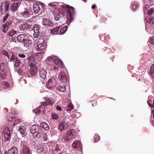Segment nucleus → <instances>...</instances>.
<instances>
[{"label":"nucleus","mask_w":154,"mask_h":154,"mask_svg":"<svg viewBox=\"0 0 154 154\" xmlns=\"http://www.w3.org/2000/svg\"><path fill=\"white\" fill-rule=\"evenodd\" d=\"M6 66L3 62L0 63V74L2 79H5L7 76Z\"/></svg>","instance_id":"obj_6"},{"label":"nucleus","mask_w":154,"mask_h":154,"mask_svg":"<svg viewBox=\"0 0 154 154\" xmlns=\"http://www.w3.org/2000/svg\"><path fill=\"white\" fill-rule=\"evenodd\" d=\"M149 106L151 107L152 108H154V104H149Z\"/></svg>","instance_id":"obj_58"},{"label":"nucleus","mask_w":154,"mask_h":154,"mask_svg":"<svg viewBox=\"0 0 154 154\" xmlns=\"http://www.w3.org/2000/svg\"><path fill=\"white\" fill-rule=\"evenodd\" d=\"M2 7V5L0 6V12L1 13H2L3 12V8Z\"/></svg>","instance_id":"obj_57"},{"label":"nucleus","mask_w":154,"mask_h":154,"mask_svg":"<svg viewBox=\"0 0 154 154\" xmlns=\"http://www.w3.org/2000/svg\"><path fill=\"white\" fill-rule=\"evenodd\" d=\"M32 12L29 8H24V11L20 14V15L23 18H26L30 17L32 14Z\"/></svg>","instance_id":"obj_7"},{"label":"nucleus","mask_w":154,"mask_h":154,"mask_svg":"<svg viewBox=\"0 0 154 154\" xmlns=\"http://www.w3.org/2000/svg\"><path fill=\"white\" fill-rule=\"evenodd\" d=\"M12 130L11 128H9L6 126H4L2 128L1 131L3 134L4 137L2 136V140L6 142L9 140L10 139L11 131Z\"/></svg>","instance_id":"obj_2"},{"label":"nucleus","mask_w":154,"mask_h":154,"mask_svg":"<svg viewBox=\"0 0 154 154\" xmlns=\"http://www.w3.org/2000/svg\"><path fill=\"white\" fill-rule=\"evenodd\" d=\"M60 13L59 12H55L54 14V19L56 21H58L61 17Z\"/></svg>","instance_id":"obj_36"},{"label":"nucleus","mask_w":154,"mask_h":154,"mask_svg":"<svg viewBox=\"0 0 154 154\" xmlns=\"http://www.w3.org/2000/svg\"><path fill=\"white\" fill-rule=\"evenodd\" d=\"M60 29V28L59 27H56L55 29H51V32L54 33L55 32H58V33L59 30Z\"/></svg>","instance_id":"obj_43"},{"label":"nucleus","mask_w":154,"mask_h":154,"mask_svg":"<svg viewBox=\"0 0 154 154\" xmlns=\"http://www.w3.org/2000/svg\"><path fill=\"white\" fill-rule=\"evenodd\" d=\"M151 75L154 79V73H150Z\"/></svg>","instance_id":"obj_61"},{"label":"nucleus","mask_w":154,"mask_h":154,"mask_svg":"<svg viewBox=\"0 0 154 154\" xmlns=\"http://www.w3.org/2000/svg\"><path fill=\"white\" fill-rule=\"evenodd\" d=\"M32 41L29 39L28 37L23 43V46L26 48H28L31 46L32 45Z\"/></svg>","instance_id":"obj_18"},{"label":"nucleus","mask_w":154,"mask_h":154,"mask_svg":"<svg viewBox=\"0 0 154 154\" xmlns=\"http://www.w3.org/2000/svg\"><path fill=\"white\" fill-rule=\"evenodd\" d=\"M41 105H42V106H41L40 107H39V108H40L41 107H42V106H44V107H45L47 105H48L47 104V102H42L41 103Z\"/></svg>","instance_id":"obj_48"},{"label":"nucleus","mask_w":154,"mask_h":154,"mask_svg":"<svg viewBox=\"0 0 154 154\" xmlns=\"http://www.w3.org/2000/svg\"><path fill=\"white\" fill-rule=\"evenodd\" d=\"M58 78L61 82L63 83L66 82L68 80V78L66 73L63 71H61L60 72Z\"/></svg>","instance_id":"obj_10"},{"label":"nucleus","mask_w":154,"mask_h":154,"mask_svg":"<svg viewBox=\"0 0 154 154\" xmlns=\"http://www.w3.org/2000/svg\"><path fill=\"white\" fill-rule=\"evenodd\" d=\"M147 22L151 24H154V18H147L146 19Z\"/></svg>","instance_id":"obj_39"},{"label":"nucleus","mask_w":154,"mask_h":154,"mask_svg":"<svg viewBox=\"0 0 154 154\" xmlns=\"http://www.w3.org/2000/svg\"><path fill=\"white\" fill-rule=\"evenodd\" d=\"M42 131V129L40 128L38 129V131L37 130L33 134L32 136L34 137H37L38 138H40L41 137V134Z\"/></svg>","instance_id":"obj_19"},{"label":"nucleus","mask_w":154,"mask_h":154,"mask_svg":"<svg viewBox=\"0 0 154 154\" xmlns=\"http://www.w3.org/2000/svg\"><path fill=\"white\" fill-rule=\"evenodd\" d=\"M18 56L20 58H23V59L22 60V59H21L20 60H25V59L26 58H27V57H26V54H23L22 53H19L17 54Z\"/></svg>","instance_id":"obj_33"},{"label":"nucleus","mask_w":154,"mask_h":154,"mask_svg":"<svg viewBox=\"0 0 154 154\" xmlns=\"http://www.w3.org/2000/svg\"><path fill=\"white\" fill-rule=\"evenodd\" d=\"M26 126L24 124H22L19 128L18 131L22 135V136L24 137L26 133Z\"/></svg>","instance_id":"obj_15"},{"label":"nucleus","mask_w":154,"mask_h":154,"mask_svg":"<svg viewBox=\"0 0 154 154\" xmlns=\"http://www.w3.org/2000/svg\"><path fill=\"white\" fill-rule=\"evenodd\" d=\"M56 56H49L46 60L47 63L49 65L51 64V63L54 62Z\"/></svg>","instance_id":"obj_29"},{"label":"nucleus","mask_w":154,"mask_h":154,"mask_svg":"<svg viewBox=\"0 0 154 154\" xmlns=\"http://www.w3.org/2000/svg\"><path fill=\"white\" fill-rule=\"evenodd\" d=\"M56 109H57L58 110H59L60 111H61L62 109L61 107L59 106H57L56 107Z\"/></svg>","instance_id":"obj_55"},{"label":"nucleus","mask_w":154,"mask_h":154,"mask_svg":"<svg viewBox=\"0 0 154 154\" xmlns=\"http://www.w3.org/2000/svg\"><path fill=\"white\" fill-rule=\"evenodd\" d=\"M66 8H67V22L68 23H70L72 21L73 19V15L75 12V10L72 7H69L68 5L66 6Z\"/></svg>","instance_id":"obj_3"},{"label":"nucleus","mask_w":154,"mask_h":154,"mask_svg":"<svg viewBox=\"0 0 154 154\" xmlns=\"http://www.w3.org/2000/svg\"><path fill=\"white\" fill-rule=\"evenodd\" d=\"M18 151L17 148L15 147H13L9 149L8 152V154H18Z\"/></svg>","instance_id":"obj_25"},{"label":"nucleus","mask_w":154,"mask_h":154,"mask_svg":"<svg viewBox=\"0 0 154 154\" xmlns=\"http://www.w3.org/2000/svg\"><path fill=\"white\" fill-rule=\"evenodd\" d=\"M43 138V140L44 141H46L47 140V135L45 133H43L42 132L41 134V137L40 138Z\"/></svg>","instance_id":"obj_38"},{"label":"nucleus","mask_w":154,"mask_h":154,"mask_svg":"<svg viewBox=\"0 0 154 154\" xmlns=\"http://www.w3.org/2000/svg\"><path fill=\"white\" fill-rule=\"evenodd\" d=\"M75 134L76 132L74 129L69 130L67 131L66 135H64L63 136L62 140L65 142L68 143L70 142L72 139L74 138Z\"/></svg>","instance_id":"obj_1"},{"label":"nucleus","mask_w":154,"mask_h":154,"mask_svg":"<svg viewBox=\"0 0 154 154\" xmlns=\"http://www.w3.org/2000/svg\"><path fill=\"white\" fill-rule=\"evenodd\" d=\"M12 1H14V2L17 1V2H19L22 1V0H11Z\"/></svg>","instance_id":"obj_60"},{"label":"nucleus","mask_w":154,"mask_h":154,"mask_svg":"<svg viewBox=\"0 0 154 154\" xmlns=\"http://www.w3.org/2000/svg\"><path fill=\"white\" fill-rule=\"evenodd\" d=\"M150 73H154V63L151 67Z\"/></svg>","instance_id":"obj_47"},{"label":"nucleus","mask_w":154,"mask_h":154,"mask_svg":"<svg viewBox=\"0 0 154 154\" xmlns=\"http://www.w3.org/2000/svg\"><path fill=\"white\" fill-rule=\"evenodd\" d=\"M38 41L35 47L36 49L38 51H41L45 49L47 47L45 42L42 40V42Z\"/></svg>","instance_id":"obj_8"},{"label":"nucleus","mask_w":154,"mask_h":154,"mask_svg":"<svg viewBox=\"0 0 154 154\" xmlns=\"http://www.w3.org/2000/svg\"><path fill=\"white\" fill-rule=\"evenodd\" d=\"M38 151L41 154H46L48 151L47 147L44 146L38 149Z\"/></svg>","instance_id":"obj_21"},{"label":"nucleus","mask_w":154,"mask_h":154,"mask_svg":"<svg viewBox=\"0 0 154 154\" xmlns=\"http://www.w3.org/2000/svg\"><path fill=\"white\" fill-rule=\"evenodd\" d=\"M20 121L19 119H17L15 122L13 123L14 125H16L18 123H20Z\"/></svg>","instance_id":"obj_54"},{"label":"nucleus","mask_w":154,"mask_h":154,"mask_svg":"<svg viewBox=\"0 0 154 154\" xmlns=\"http://www.w3.org/2000/svg\"><path fill=\"white\" fill-rule=\"evenodd\" d=\"M4 154H7V152H6V151L4 152Z\"/></svg>","instance_id":"obj_64"},{"label":"nucleus","mask_w":154,"mask_h":154,"mask_svg":"<svg viewBox=\"0 0 154 154\" xmlns=\"http://www.w3.org/2000/svg\"><path fill=\"white\" fill-rule=\"evenodd\" d=\"M2 53L5 56L7 57L8 58H9L10 55L9 54H10V52L8 53L5 50H3L2 51Z\"/></svg>","instance_id":"obj_42"},{"label":"nucleus","mask_w":154,"mask_h":154,"mask_svg":"<svg viewBox=\"0 0 154 154\" xmlns=\"http://www.w3.org/2000/svg\"><path fill=\"white\" fill-rule=\"evenodd\" d=\"M149 42L151 44H154V38H151L149 41Z\"/></svg>","instance_id":"obj_49"},{"label":"nucleus","mask_w":154,"mask_h":154,"mask_svg":"<svg viewBox=\"0 0 154 154\" xmlns=\"http://www.w3.org/2000/svg\"><path fill=\"white\" fill-rule=\"evenodd\" d=\"M96 6L95 5H93L92 6V9H94L96 8Z\"/></svg>","instance_id":"obj_62"},{"label":"nucleus","mask_w":154,"mask_h":154,"mask_svg":"<svg viewBox=\"0 0 154 154\" xmlns=\"http://www.w3.org/2000/svg\"><path fill=\"white\" fill-rule=\"evenodd\" d=\"M20 5V3L19 2L14 3L11 8V10L12 11H16Z\"/></svg>","instance_id":"obj_23"},{"label":"nucleus","mask_w":154,"mask_h":154,"mask_svg":"<svg viewBox=\"0 0 154 154\" xmlns=\"http://www.w3.org/2000/svg\"><path fill=\"white\" fill-rule=\"evenodd\" d=\"M5 85H6V86H7V87H8V85H8V83H7V82H5Z\"/></svg>","instance_id":"obj_63"},{"label":"nucleus","mask_w":154,"mask_h":154,"mask_svg":"<svg viewBox=\"0 0 154 154\" xmlns=\"http://www.w3.org/2000/svg\"><path fill=\"white\" fill-rule=\"evenodd\" d=\"M46 102L48 105H52L54 103L53 101L52 100L48 98L46 100Z\"/></svg>","instance_id":"obj_41"},{"label":"nucleus","mask_w":154,"mask_h":154,"mask_svg":"<svg viewBox=\"0 0 154 154\" xmlns=\"http://www.w3.org/2000/svg\"><path fill=\"white\" fill-rule=\"evenodd\" d=\"M30 66L31 67L29 72L32 75H35L38 72L37 66L32 63H31Z\"/></svg>","instance_id":"obj_12"},{"label":"nucleus","mask_w":154,"mask_h":154,"mask_svg":"<svg viewBox=\"0 0 154 154\" xmlns=\"http://www.w3.org/2000/svg\"><path fill=\"white\" fill-rule=\"evenodd\" d=\"M7 118L9 122L14 121L15 119L14 115L12 113H9L7 114Z\"/></svg>","instance_id":"obj_32"},{"label":"nucleus","mask_w":154,"mask_h":154,"mask_svg":"<svg viewBox=\"0 0 154 154\" xmlns=\"http://www.w3.org/2000/svg\"><path fill=\"white\" fill-rule=\"evenodd\" d=\"M56 89L62 92H64L66 91V88L64 85L58 86L56 87Z\"/></svg>","instance_id":"obj_34"},{"label":"nucleus","mask_w":154,"mask_h":154,"mask_svg":"<svg viewBox=\"0 0 154 154\" xmlns=\"http://www.w3.org/2000/svg\"><path fill=\"white\" fill-rule=\"evenodd\" d=\"M40 126L46 131H48L49 129V127L48 125L44 122H42L40 123Z\"/></svg>","instance_id":"obj_30"},{"label":"nucleus","mask_w":154,"mask_h":154,"mask_svg":"<svg viewBox=\"0 0 154 154\" xmlns=\"http://www.w3.org/2000/svg\"><path fill=\"white\" fill-rule=\"evenodd\" d=\"M42 25L46 27H51L53 26V23L51 20L47 18H44L42 21Z\"/></svg>","instance_id":"obj_11"},{"label":"nucleus","mask_w":154,"mask_h":154,"mask_svg":"<svg viewBox=\"0 0 154 154\" xmlns=\"http://www.w3.org/2000/svg\"><path fill=\"white\" fill-rule=\"evenodd\" d=\"M47 72L45 69H41L39 71V76L43 79L46 78Z\"/></svg>","instance_id":"obj_24"},{"label":"nucleus","mask_w":154,"mask_h":154,"mask_svg":"<svg viewBox=\"0 0 154 154\" xmlns=\"http://www.w3.org/2000/svg\"><path fill=\"white\" fill-rule=\"evenodd\" d=\"M138 6L137 4H136V5H133V10L134 11L136 10L137 9V8H138Z\"/></svg>","instance_id":"obj_51"},{"label":"nucleus","mask_w":154,"mask_h":154,"mask_svg":"<svg viewBox=\"0 0 154 154\" xmlns=\"http://www.w3.org/2000/svg\"><path fill=\"white\" fill-rule=\"evenodd\" d=\"M52 118L53 119H57L58 118V117L57 115H55V116H54V115L52 116Z\"/></svg>","instance_id":"obj_56"},{"label":"nucleus","mask_w":154,"mask_h":154,"mask_svg":"<svg viewBox=\"0 0 154 154\" xmlns=\"http://www.w3.org/2000/svg\"><path fill=\"white\" fill-rule=\"evenodd\" d=\"M74 108V106L72 104H69L68 106V108H67V110L69 111H70Z\"/></svg>","instance_id":"obj_44"},{"label":"nucleus","mask_w":154,"mask_h":154,"mask_svg":"<svg viewBox=\"0 0 154 154\" xmlns=\"http://www.w3.org/2000/svg\"><path fill=\"white\" fill-rule=\"evenodd\" d=\"M39 29L38 26L37 25H34L33 26V29L34 32L33 35L35 38H37L39 35Z\"/></svg>","instance_id":"obj_17"},{"label":"nucleus","mask_w":154,"mask_h":154,"mask_svg":"<svg viewBox=\"0 0 154 154\" xmlns=\"http://www.w3.org/2000/svg\"><path fill=\"white\" fill-rule=\"evenodd\" d=\"M9 4L7 2H5L4 5L5 12H6L8 11L9 8Z\"/></svg>","instance_id":"obj_40"},{"label":"nucleus","mask_w":154,"mask_h":154,"mask_svg":"<svg viewBox=\"0 0 154 154\" xmlns=\"http://www.w3.org/2000/svg\"><path fill=\"white\" fill-rule=\"evenodd\" d=\"M154 10L152 8H151L150 10H148L147 13L148 14L150 15L152 14L153 13Z\"/></svg>","instance_id":"obj_45"},{"label":"nucleus","mask_w":154,"mask_h":154,"mask_svg":"<svg viewBox=\"0 0 154 154\" xmlns=\"http://www.w3.org/2000/svg\"><path fill=\"white\" fill-rule=\"evenodd\" d=\"M17 34V31L13 29H12L11 30L9 31L7 33V35L10 37H15Z\"/></svg>","instance_id":"obj_27"},{"label":"nucleus","mask_w":154,"mask_h":154,"mask_svg":"<svg viewBox=\"0 0 154 154\" xmlns=\"http://www.w3.org/2000/svg\"><path fill=\"white\" fill-rule=\"evenodd\" d=\"M28 37V36L26 35L22 34L17 37V38L18 42L23 43L27 38Z\"/></svg>","instance_id":"obj_16"},{"label":"nucleus","mask_w":154,"mask_h":154,"mask_svg":"<svg viewBox=\"0 0 154 154\" xmlns=\"http://www.w3.org/2000/svg\"><path fill=\"white\" fill-rule=\"evenodd\" d=\"M40 128V127L38 125H33L32 126H31L30 129V132L32 135L34 134V133L37 131V130L38 131V129Z\"/></svg>","instance_id":"obj_22"},{"label":"nucleus","mask_w":154,"mask_h":154,"mask_svg":"<svg viewBox=\"0 0 154 154\" xmlns=\"http://www.w3.org/2000/svg\"><path fill=\"white\" fill-rule=\"evenodd\" d=\"M148 7H149V6L148 5H146L145 6V7L144 8V13H145V14L147 13V12L148 11L147 8Z\"/></svg>","instance_id":"obj_50"},{"label":"nucleus","mask_w":154,"mask_h":154,"mask_svg":"<svg viewBox=\"0 0 154 154\" xmlns=\"http://www.w3.org/2000/svg\"><path fill=\"white\" fill-rule=\"evenodd\" d=\"M152 113L153 114V117L154 119V109L152 110Z\"/></svg>","instance_id":"obj_59"},{"label":"nucleus","mask_w":154,"mask_h":154,"mask_svg":"<svg viewBox=\"0 0 154 154\" xmlns=\"http://www.w3.org/2000/svg\"><path fill=\"white\" fill-rule=\"evenodd\" d=\"M11 21L8 20L3 24L1 28L2 32L5 33L7 32L8 29L11 27Z\"/></svg>","instance_id":"obj_9"},{"label":"nucleus","mask_w":154,"mask_h":154,"mask_svg":"<svg viewBox=\"0 0 154 154\" xmlns=\"http://www.w3.org/2000/svg\"><path fill=\"white\" fill-rule=\"evenodd\" d=\"M9 54L10 55L9 58L8 59H9L10 62H12L17 58V54L16 53H12L10 52Z\"/></svg>","instance_id":"obj_20"},{"label":"nucleus","mask_w":154,"mask_h":154,"mask_svg":"<svg viewBox=\"0 0 154 154\" xmlns=\"http://www.w3.org/2000/svg\"><path fill=\"white\" fill-rule=\"evenodd\" d=\"M68 26H66L64 27H62L60 30V32L61 34H64L67 30Z\"/></svg>","instance_id":"obj_37"},{"label":"nucleus","mask_w":154,"mask_h":154,"mask_svg":"<svg viewBox=\"0 0 154 154\" xmlns=\"http://www.w3.org/2000/svg\"><path fill=\"white\" fill-rule=\"evenodd\" d=\"M26 142L24 141L21 142L18 147L20 149L21 154H30L28 148L26 146Z\"/></svg>","instance_id":"obj_5"},{"label":"nucleus","mask_w":154,"mask_h":154,"mask_svg":"<svg viewBox=\"0 0 154 154\" xmlns=\"http://www.w3.org/2000/svg\"><path fill=\"white\" fill-rule=\"evenodd\" d=\"M10 15L9 13H6L5 14L3 17L2 20L3 22L5 23L8 20H10Z\"/></svg>","instance_id":"obj_31"},{"label":"nucleus","mask_w":154,"mask_h":154,"mask_svg":"<svg viewBox=\"0 0 154 154\" xmlns=\"http://www.w3.org/2000/svg\"><path fill=\"white\" fill-rule=\"evenodd\" d=\"M52 85V82L51 80V79H49L48 82H47V86L49 85L50 86V85Z\"/></svg>","instance_id":"obj_53"},{"label":"nucleus","mask_w":154,"mask_h":154,"mask_svg":"<svg viewBox=\"0 0 154 154\" xmlns=\"http://www.w3.org/2000/svg\"><path fill=\"white\" fill-rule=\"evenodd\" d=\"M82 144L80 141L78 140H75L74 141L72 144V147L73 148L76 149L79 148L81 146Z\"/></svg>","instance_id":"obj_26"},{"label":"nucleus","mask_w":154,"mask_h":154,"mask_svg":"<svg viewBox=\"0 0 154 154\" xmlns=\"http://www.w3.org/2000/svg\"><path fill=\"white\" fill-rule=\"evenodd\" d=\"M21 61V60H19L17 58L15 60H14L12 62H14V66L15 67H17L20 65Z\"/></svg>","instance_id":"obj_35"},{"label":"nucleus","mask_w":154,"mask_h":154,"mask_svg":"<svg viewBox=\"0 0 154 154\" xmlns=\"http://www.w3.org/2000/svg\"><path fill=\"white\" fill-rule=\"evenodd\" d=\"M68 123L69 122H66L65 121L60 122V123L58 128L60 131H63L66 129L69 126Z\"/></svg>","instance_id":"obj_13"},{"label":"nucleus","mask_w":154,"mask_h":154,"mask_svg":"<svg viewBox=\"0 0 154 154\" xmlns=\"http://www.w3.org/2000/svg\"><path fill=\"white\" fill-rule=\"evenodd\" d=\"M54 63L56 66H54L52 69L54 70L56 72L60 71L61 69L63 67V64L62 61L56 56L55 57Z\"/></svg>","instance_id":"obj_4"},{"label":"nucleus","mask_w":154,"mask_h":154,"mask_svg":"<svg viewBox=\"0 0 154 154\" xmlns=\"http://www.w3.org/2000/svg\"><path fill=\"white\" fill-rule=\"evenodd\" d=\"M33 111L35 113L39 114L41 113V110L39 108H37L36 109H34Z\"/></svg>","instance_id":"obj_46"},{"label":"nucleus","mask_w":154,"mask_h":154,"mask_svg":"<svg viewBox=\"0 0 154 154\" xmlns=\"http://www.w3.org/2000/svg\"><path fill=\"white\" fill-rule=\"evenodd\" d=\"M49 6L54 7L56 6V5L53 3H51L48 4Z\"/></svg>","instance_id":"obj_52"},{"label":"nucleus","mask_w":154,"mask_h":154,"mask_svg":"<svg viewBox=\"0 0 154 154\" xmlns=\"http://www.w3.org/2000/svg\"><path fill=\"white\" fill-rule=\"evenodd\" d=\"M32 26V25L24 23L20 25L19 28L21 30L26 31L28 30V29H30Z\"/></svg>","instance_id":"obj_14"},{"label":"nucleus","mask_w":154,"mask_h":154,"mask_svg":"<svg viewBox=\"0 0 154 154\" xmlns=\"http://www.w3.org/2000/svg\"><path fill=\"white\" fill-rule=\"evenodd\" d=\"M33 8L34 13L35 14L38 13L40 11V8L39 5L35 3L33 4Z\"/></svg>","instance_id":"obj_28"}]
</instances>
